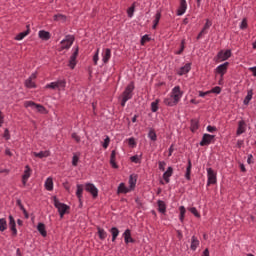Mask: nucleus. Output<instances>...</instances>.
<instances>
[{
	"label": "nucleus",
	"mask_w": 256,
	"mask_h": 256,
	"mask_svg": "<svg viewBox=\"0 0 256 256\" xmlns=\"http://www.w3.org/2000/svg\"><path fill=\"white\" fill-rule=\"evenodd\" d=\"M133 91H135V83L130 82L122 93L121 107H125L129 99H133Z\"/></svg>",
	"instance_id": "1"
},
{
	"label": "nucleus",
	"mask_w": 256,
	"mask_h": 256,
	"mask_svg": "<svg viewBox=\"0 0 256 256\" xmlns=\"http://www.w3.org/2000/svg\"><path fill=\"white\" fill-rule=\"evenodd\" d=\"M53 201H54V207L58 210V213L61 219H63V217H65V213H67V211H69L70 209L69 205L65 203H61L59 201V198H57V196H53Z\"/></svg>",
	"instance_id": "2"
},
{
	"label": "nucleus",
	"mask_w": 256,
	"mask_h": 256,
	"mask_svg": "<svg viewBox=\"0 0 256 256\" xmlns=\"http://www.w3.org/2000/svg\"><path fill=\"white\" fill-rule=\"evenodd\" d=\"M25 107H34L35 110L38 111V113H41L42 115H47V108L41 104H37L33 101H26L24 103Z\"/></svg>",
	"instance_id": "3"
},
{
	"label": "nucleus",
	"mask_w": 256,
	"mask_h": 256,
	"mask_svg": "<svg viewBox=\"0 0 256 256\" xmlns=\"http://www.w3.org/2000/svg\"><path fill=\"white\" fill-rule=\"evenodd\" d=\"M84 190L87 191V193H90L92 195L93 199H97L99 197V189L95 187V184L93 183H86L84 185Z\"/></svg>",
	"instance_id": "4"
},
{
	"label": "nucleus",
	"mask_w": 256,
	"mask_h": 256,
	"mask_svg": "<svg viewBox=\"0 0 256 256\" xmlns=\"http://www.w3.org/2000/svg\"><path fill=\"white\" fill-rule=\"evenodd\" d=\"M75 41V36L73 35H66L65 39H63L61 43V49H70L71 45H73V42Z\"/></svg>",
	"instance_id": "5"
},
{
	"label": "nucleus",
	"mask_w": 256,
	"mask_h": 256,
	"mask_svg": "<svg viewBox=\"0 0 256 256\" xmlns=\"http://www.w3.org/2000/svg\"><path fill=\"white\" fill-rule=\"evenodd\" d=\"M173 100L174 103H179L181 101V97H183V92L181 91V87L175 86L172 90V94L170 96Z\"/></svg>",
	"instance_id": "6"
},
{
	"label": "nucleus",
	"mask_w": 256,
	"mask_h": 256,
	"mask_svg": "<svg viewBox=\"0 0 256 256\" xmlns=\"http://www.w3.org/2000/svg\"><path fill=\"white\" fill-rule=\"evenodd\" d=\"M215 141V135L211 134H203L202 140L200 141V146L205 147L207 145H211Z\"/></svg>",
	"instance_id": "7"
},
{
	"label": "nucleus",
	"mask_w": 256,
	"mask_h": 256,
	"mask_svg": "<svg viewBox=\"0 0 256 256\" xmlns=\"http://www.w3.org/2000/svg\"><path fill=\"white\" fill-rule=\"evenodd\" d=\"M207 175H208L207 186L209 187V185H215V183H217V173H215V171L212 170V168H207Z\"/></svg>",
	"instance_id": "8"
},
{
	"label": "nucleus",
	"mask_w": 256,
	"mask_h": 256,
	"mask_svg": "<svg viewBox=\"0 0 256 256\" xmlns=\"http://www.w3.org/2000/svg\"><path fill=\"white\" fill-rule=\"evenodd\" d=\"M76 197L79 201V207H83V191H85V185L77 184Z\"/></svg>",
	"instance_id": "9"
},
{
	"label": "nucleus",
	"mask_w": 256,
	"mask_h": 256,
	"mask_svg": "<svg viewBox=\"0 0 256 256\" xmlns=\"http://www.w3.org/2000/svg\"><path fill=\"white\" fill-rule=\"evenodd\" d=\"M8 219L10 231H12L13 237H17V223L15 222V218L13 217V215H9Z\"/></svg>",
	"instance_id": "10"
},
{
	"label": "nucleus",
	"mask_w": 256,
	"mask_h": 256,
	"mask_svg": "<svg viewBox=\"0 0 256 256\" xmlns=\"http://www.w3.org/2000/svg\"><path fill=\"white\" fill-rule=\"evenodd\" d=\"M227 67H229V62H225L223 64H220L217 68H216V73H218V75H220L222 78L225 75V73H227Z\"/></svg>",
	"instance_id": "11"
},
{
	"label": "nucleus",
	"mask_w": 256,
	"mask_h": 256,
	"mask_svg": "<svg viewBox=\"0 0 256 256\" xmlns=\"http://www.w3.org/2000/svg\"><path fill=\"white\" fill-rule=\"evenodd\" d=\"M29 177H31V167H29V165H26L24 174L22 175L23 185H27V181L29 180Z\"/></svg>",
	"instance_id": "12"
},
{
	"label": "nucleus",
	"mask_w": 256,
	"mask_h": 256,
	"mask_svg": "<svg viewBox=\"0 0 256 256\" xmlns=\"http://www.w3.org/2000/svg\"><path fill=\"white\" fill-rule=\"evenodd\" d=\"M132 190H130L129 187L125 186V183H120L117 188V195H121L123 193L124 195H127V193H131Z\"/></svg>",
	"instance_id": "13"
},
{
	"label": "nucleus",
	"mask_w": 256,
	"mask_h": 256,
	"mask_svg": "<svg viewBox=\"0 0 256 256\" xmlns=\"http://www.w3.org/2000/svg\"><path fill=\"white\" fill-rule=\"evenodd\" d=\"M26 31L20 32L18 35L15 36V41H23L29 33H31V29L29 28V25H26Z\"/></svg>",
	"instance_id": "14"
},
{
	"label": "nucleus",
	"mask_w": 256,
	"mask_h": 256,
	"mask_svg": "<svg viewBox=\"0 0 256 256\" xmlns=\"http://www.w3.org/2000/svg\"><path fill=\"white\" fill-rule=\"evenodd\" d=\"M217 57L222 61H227V59L231 57V50H226L225 52L221 50L220 52H218Z\"/></svg>",
	"instance_id": "15"
},
{
	"label": "nucleus",
	"mask_w": 256,
	"mask_h": 256,
	"mask_svg": "<svg viewBox=\"0 0 256 256\" xmlns=\"http://www.w3.org/2000/svg\"><path fill=\"white\" fill-rule=\"evenodd\" d=\"M191 71V63H186L178 70V75H187Z\"/></svg>",
	"instance_id": "16"
},
{
	"label": "nucleus",
	"mask_w": 256,
	"mask_h": 256,
	"mask_svg": "<svg viewBox=\"0 0 256 256\" xmlns=\"http://www.w3.org/2000/svg\"><path fill=\"white\" fill-rule=\"evenodd\" d=\"M185 11H187V1L186 0H180V7L177 11V15L178 16L184 15Z\"/></svg>",
	"instance_id": "17"
},
{
	"label": "nucleus",
	"mask_w": 256,
	"mask_h": 256,
	"mask_svg": "<svg viewBox=\"0 0 256 256\" xmlns=\"http://www.w3.org/2000/svg\"><path fill=\"white\" fill-rule=\"evenodd\" d=\"M172 175H173V167L169 166L167 168V171H165L163 173V179H164L165 183H169V181H170L169 177H171Z\"/></svg>",
	"instance_id": "18"
},
{
	"label": "nucleus",
	"mask_w": 256,
	"mask_h": 256,
	"mask_svg": "<svg viewBox=\"0 0 256 256\" xmlns=\"http://www.w3.org/2000/svg\"><path fill=\"white\" fill-rule=\"evenodd\" d=\"M38 36L40 39H42V41H49V39H51V33L45 30H40Z\"/></svg>",
	"instance_id": "19"
},
{
	"label": "nucleus",
	"mask_w": 256,
	"mask_h": 256,
	"mask_svg": "<svg viewBox=\"0 0 256 256\" xmlns=\"http://www.w3.org/2000/svg\"><path fill=\"white\" fill-rule=\"evenodd\" d=\"M157 205H158L159 213H162V214L167 213V205L165 204V201L158 200Z\"/></svg>",
	"instance_id": "20"
},
{
	"label": "nucleus",
	"mask_w": 256,
	"mask_h": 256,
	"mask_svg": "<svg viewBox=\"0 0 256 256\" xmlns=\"http://www.w3.org/2000/svg\"><path fill=\"white\" fill-rule=\"evenodd\" d=\"M37 231L42 235V237H47V230L45 229V224L39 222L37 225Z\"/></svg>",
	"instance_id": "21"
},
{
	"label": "nucleus",
	"mask_w": 256,
	"mask_h": 256,
	"mask_svg": "<svg viewBox=\"0 0 256 256\" xmlns=\"http://www.w3.org/2000/svg\"><path fill=\"white\" fill-rule=\"evenodd\" d=\"M109 232L112 235V243H115L117 241V237H119V228L117 227H112Z\"/></svg>",
	"instance_id": "22"
},
{
	"label": "nucleus",
	"mask_w": 256,
	"mask_h": 256,
	"mask_svg": "<svg viewBox=\"0 0 256 256\" xmlns=\"http://www.w3.org/2000/svg\"><path fill=\"white\" fill-rule=\"evenodd\" d=\"M198 247H199V239H197L195 236H192L191 245H190L191 251H197Z\"/></svg>",
	"instance_id": "23"
},
{
	"label": "nucleus",
	"mask_w": 256,
	"mask_h": 256,
	"mask_svg": "<svg viewBox=\"0 0 256 256\" xmlns=\"http://www.w3.org/2000/svg\"><path fill=\"white\" fill-rule=\"evenodd\" d=\"M97 231H98V237L101 241H105V239H107V232L105 231V229L97 226Z\"/></svg>",
	"instance_id": "24"
},
{
	"label": "nucleus",
	"mask_w": 256,
	"mask_h": 256,
	"mask_svg": "<svg viewBox=\"0 0 256 256\" xmlns=\"http://www.w3.org/2000/svg\"><path fill=\"white\" fill-rule=\"evenodd\" d=\"M109 59H111V49L106 48L103 53L102 61L103 63H109Z\"/></svg>",
	"instance_id": "25"
},
{
	"label": "nucleus",
	"mask_w": 256,
	"mask_h": 256,
	"mask_svg": "<svg viewBox=\"0 0 256 256\" xmlns=\"http://www.w3.org/2000/svg\"><path fill=\"white\" fill-rule=\"evenodd\" d=\"M245 133V121L241 120L238 122V129L236 131L237 135H243Z\"/></svg>",
	"instance_id": "26"
},
{
	"label": "nucleus",
	"mask_w": 256,
	"mask_h": 256,
	"mask_svg": "<svg viewBox=\"0 0 256 256\" xmlns=\"http://www.w3.org/2000/svg\"><path fill=\"white\" fill-rule=\"evenodd\" d=\"M159 21H161V11L156 12L155 19L153 21L152 29H157V25H159Z\"/></svg>",
	"instance_id": "27"
},
{
	"label": "nucleus",
	"mask_w": 256,
	"mask_h": 256,
	"mask_svg": "<svg viewBox=\"0 0 256 256\" xmlns=\"http://www.w3.org/2000/svg\"><path fill=\"white\" fill-rule=\"evenodd\" d=\"M128 183L130 190L134 191L135 186L137 185V178H133V175H130Z\"/></svg>",
	"instance_id": "28"
},
{
	"label": "nucleus",
	"mask_w": 256,
	"mask_h": 256,
	"mask_svg": "<svg viewBox=\"0 0 256 256\" xmlns=\"http://www.w3.org/2000/svg\"><path fill=\"white\" fill-rule=\"evenodd\" d=\"M191 168H192L191 160H188V165L185 173V178L187 179V181H191Z\"/></svg>",
	"instance_id": "29"
},
{
	"label": "nucleus",
	"mask_w": 256,
	"mask_h": 256,
	"mask_svg": "<svg viewBox=\"0 0 256 256\" xmlns=\"http://www.w3.org/2000/svg\"><path fill=\"white\" fill-rule=\"evenodd\" d=\"M253 99V89L248 90L247 95L243 101L244 105H249V102Z\"/></svg>",
	"instance_id": "30"
},
{
	"label": "nucleus",
	"mask_w": 256,
	"mask_h": 256,
	"mask_svg": "<svg viewBox=\"0 0 256 256\" xmlns=\"http://www.w3.org/2000/svg\"><path fill=\"white\" fill-rule=\"evenodd\" d=\"M190 129H191L192 133H195V131H197V129H199V120L192 119Z\"/></svg>",
	"instance_id": "31"
},
{
	"label": "nucleus",
	"mask_w": 256,
	"mask_h": 256,
	"mask_svg": "<svg viewBox=\"0 0 256 256\" xmlns=\"http://www.w3.org/2000/svg\"><path fill=\"white\" fill-rule=\"evenodd\" d=\"M45 188L47 191H53V178H47L45 181Z\"/></svg>",
	"instance_id": "32"
},
{
	"label": "nucleus",
	"mask_w": 256,
	"mask_h": 256,
	"mask_svg": "<svg viewBox=\"0 0 256 256\" xmlns=\"http://www.w3.org/2000/svg\"><path fill=\"white\" fill-rule=\"evenodd\" d=\"M123 237H124V241H125L126 245H129V240L132 238L131 237V230L126 229L125 232L123 233Z\"/></svg>",
	"instance_id": "33"
},
{
	"label": "nucleus",
	"mask_w": 256,
	"mask_h": 256,
	"mask_svg": "<svg viewBox=\"0 0 256 256\" xmlns=\"http://www.w3.org/2000/svg\"><path fill=\"white\" fill-rule=\"evenodd\" d=\"M164 104H166L168 107H175V105H177V102H175L170 96L169 98L164 99Z\"/></svg>",
	"instance_id": "34"
},
{
	"label": "nucleus",
	"mask_w": 256,
	"mask_h": 256,
	"mask_svg": "<svg viewBox=\"0 0 256 256\" xmlns=\"http://www.w3.org/2000/svg\"><path fill=\"white\" fill-rule=\"evenodd\" d=\"M34 156L43 159L44 157H49V151L34 152Z\"/></svg>",
	"instance_id": "35"
},
{
	"label": "nucleus",
	"mask_w": 256,
	"mask_h": 256,
	"mask_svg": "<svg viewBox=\"0 0 256 256\" xmlns=\"http://www.w3.org/2000/svg\"><path fill=\"white\" fill-rule=\"evenodd\" d=\"M25 87H27V89H35V87H37V85H35V82H33V80H31V78H28L25 81Z\"/></svg>",
	"instance_id": "36"
},
{
	"label": "nucleus",
	"mask_w": 256,
	"mask_h": 256,
	"mask_svg": "<svg viewBox=\"0 0 256 256\" xmlns=\"http://www.w3.org/2000/svg\"><path fill=\"white\" fill-rule=\"evenodd\" d=\"M7 229V220L5 218L0 219V231L3 233V231H6Z\"/></svg>",
	"instance_id": "37"
},
{
	"label": "nucleus",
	"mask_w": 256,
	"mask_h": 256,
	"mask_svg": "<svg viewBox=\"0 0 256 256\" xmlns=\"http://www.w3.org/2000/svg\"><path fill=\"white\" fill-rule=\"evenodd\" d=\"M179 211H180V221L181 223H183V221H185V213L187 212V210L185 209V206H180Z\"/></svg>",
	"instance_id": "38"
},
{
	"label": "nucleus",
	"mask_w": 256,
	"mask_h": 256,
	"mask_svg": "<svg viewBox=\"0 0 256 256\" xmlns=\"http://www.w3.org/2000/svg\"><path fill=\"white\" fill-rule=\"evenodd\" d=\"M151 111L152 113H157V111H159V100L151 103Z\"/></svg>",
	"instance_id": "39"
},
{
	"label": "nucleus",
	"mask_w": 256,
	"mask_h": 256,
	"mask_svg": "<svg viewBox=\"0 0 256 256\" xmlns=\"http://www.w3.org/2000/svg\"><path fill=\"white\" fill-rule=\"evenodd\" d=\"M148 137L149 139H151V141H157V133L155 132V130L150 129L148 133Z\"/></svg>",
	"instance_id": "40"
},
{
	"label": "nucleus",
	"mask_w": 256,
	"mask_h": 256,
	"mask_svg": "<svg viewBox=\"0 0 256 256\" xmlns=\"http://www.w3.org/2000/svg\"><path fill=\"white\" fill-rule=\"evenodd\" d=\"M76 65H77V58H73L71 56L70 60H69L68 67H70V69H75Z\"/></svg>",
	"instance_id": "41"
},
{
	"label": "nucleus",
	"mask_w": 256,
	"mask_h": 256,
	"mask_svg": "<svg viewBox=\"0 0 256 256\" xmlns=\"http://www.w3.org/2000/svg\"><path fill=\"white\" fill-rule=\"evenodd\" d=\"M54 21H67V16L63 14H55Z\"/></svg>",
	"instance_id": "42"
},
{
	"label": "nucleus",
	"mask_w": 256,
	"mask_h": 256,
	"mask_svg": "<svg viewBox=\"0 0 256 256\" xmlns=\"http://www.w3.org/2000/svg\"><path fill=\"white\" fill-rule=\"evenodd\" d=\"M135 5H136V2H134L127 11L128 17L130 18L133 17V14L135 13Z\"/></svg>",
	"instance_id": "43"
},
{
	"label": "nucleus",
	"mask_w": 256,
	"mask_h": 256,
	"mask_svg": "<svg viewBox=\"0 0 256 256\" xmlns=\"http://www.w3.org/2000/svg\"><path fill=\"white\" fill-rule=\"evenodd\" d=\"M149 41H151V37H149V35L145 34L141 38L140 43H141V45H145L146 43H149Z\"/></svg>",
	"instance_id": "44"
},
{
	"label": "nucleus",
	"mask_w": 256,
	"mask_h": 256,
	"mask_svg": "<svg viewBox=\"0 0 256 256\" xmlns=\"http://www.w3.org/2000/svg\"><path fill=\"white\" fill-rule=\"evenodd\" d=\"M66 81L65 80H58L56 81V85L58 89H65V85H66Z\"/></svg>",
	"instance_id": "45"
},
{
	"label": "nucleus",
	"mask_w": 256,
	"mask_h": 256,
	"mask_svg": "<svg viewBox=\"0 0 256 256\" xmlns=\"http://www.w3.org/2000/svg\"><path fill=\"white\" fill-rule=\"evenodd\" d=\"M189 211H190V213H192V215H194L198 219L201 218V214H199V212L197 211V208L191 207V208H189Z\"/></svg>",
	"instance_id": "46"
},
{
	"label": "nucleus",
	"mask_w": 256,
	"mask_h": 256,
	"mask_svg": "<svg viewBox=\"0 0 256 256\" xmlns=\"http://www.w3.org/2000/svg\"><path fill=\"white\" fill-rule=\"evenodd\" d=\"M183 51H185V39H183L181 41L180 49H179V51L176 52V55H181V53H183Z\"/></svg>",
	"instance_id": "47"
},
{
	"label": "nucleus",
	"mask_w": 256,
	"mask_h": 256,
	"mask_svg": "<svg viewBox=\"0 0 256 256\" xmlns=\"http://www.w3.org/2000/svg\"><path fill=\"white\" fill-rule=\"evenodd\" d=\"M130 161H132V163H141V156L134 155V156L130 157Z\"/></svg>",
	"instance_id": "48"
},
{
	"label": "nucleus",
	"mask_w": 256,
	"mask_h": 256,
	"mask_svg": "<svg viewBox=\"0 0 256 256\" xmlns=\"http://www.w3.org/2000/svg\"><path fill=\"white\" fill-rule=\"evenodd\" d=\"M78 163H79V156H77V154H74L73 157H72L73 167H77Z\"/></svg>",
	"instance_id": "49"
},
{
	"label": "nucleus",
	"mask_w": 256,
	"mask_h": 256,
	"mask_svg": "<svg viewBox=\"0 0 256 256\" xmlns=\"http://www.w3.org/2000/svg\"><path fill=\"white\" fill-rule=\"evenodd\" d=\"M109 143H111V138H109V136H106V138L104 139V143L102 144V147L104 149H107V147H109Z\"/></svg>",
	"instance_id": "50"
},
{
	"label": "nucleus",
	"mask_w": 256,
	"mask_h": 256,
	"mask_svg": "<svg viewBox=\"0 0 256 256\" xmlns=\"http://www.w3.org/2000/svg\"><path fill=\"white\" fill-rule=\"evenodd\" d=\"M210 93H215L216 95H219L221 93V87L215 86L210 90Z\"/></svg>",
	"instance_id": "51"
},
{
	"label": "nucleus",
	"mask_w": 256,
	"mask_h": 256,
	"mask_svg": "<svg viewBox=\"0 0 256 256\" xmlns=\"http://www.w3.org/2000/svg\"><path fill=\"white\" fill-rule=\"evenodd\" d=\"M46 89H58L57 88V82H51L50 84L46 85Z\"/></svg>",
	"instance_id": "52"
},
{
	"label": "nucleus",
	"mask_w": 256,
	"mask_h": 256,
	"mask_svg": "<svg viewBox=\"0 0 256 256\" xmlns=\"http://www.w3.org/2000/svg\"><path fill=\"white\" fill-rule=\"evenodd\" d=\"M165 165H167V163L165 161H159L158 162V167L160 171H165Z\"/></svg>",
	"instance_id": "53"
},
{
	"label": "nucleus",
	"mask_w": 256,
	"mask_h": 256,
	"mask_svg": "<svg viewBox=\"0 0 256 256\" xmlns=\"http://www.w3.org/2000/svg\"><path fill=\"white\" fill-rule=\"evenodd\" d=\"M4 139H6V141H9L11 139V134H9V129H5L4 130V135H3Z\"/></svg>",
	"instance_id": "54"
},
{
	"label": "nucleus",
	"mask_w": 256,
	"mask_h": 256,
	"mask_svg": "<svg viewBox=\"0 0 256 256\" xmlns=\"http://www.w3.org/2000/svg\"><path fill=\"white\" fill-rule=\"evenodd\" d=\"M211 25H213V23L209 19H206V23L202 29H204V31H207V29H209Z\"/></svg>",
	"instance_id": "55"
},
{
	"label": "nucleus",
	"mask_w": 256,
	"mask_h": 256,
	"mask_svg": "<svg viewBox=\"0 0 256 256\" xmlns=\"http://www.w3.org/2000/svg\"><path fill=\"white\" fill-rule=\"evenodd\" d=\"M97 61H99V49L96 50V53L93 56L94 65H97Z\"/></svg>",
	"instance_id": "56"
},
{
	"label": "nucleus",
	"mask_w": 256,
	"mask_h": 256,
	"mask_svg": "<svg viewBox=\"0 0 256 256\" xmlns=\"http://www.w3.org/2000/svg\"><path fill=\"white\" fill-rule=\"evenodd\" d=\"M240 29L245 30L247 29V18H244L240 24Z\"/></svg>",
	"instance_id": "57"
},
{
	"label": "nucleus",
	"mask_w": 256,
	"mask_h": 256,
	"mask_svg": "<svg viewBox=\"0 0 256 256\" xmlns=\"http://www.w3.org/2000/svg\"><path fill=\"white\" fill-rule=\"evenodd\" d=\"M128 144L130 147H135L137 145V142H135V138L131 137L128 139Z\"/></svg>",
	"instance_id": "58"
},
{
	"label": "nucleus",
	"mask_w": 256,
	"mask_h": 256,
	"mask_svg": "<svg viewBox=\"0 0 256 256\" xmlns=\"http://www.w3.org/2000/svg\"><path fill=\"white\" fill-rule=\"evenodd\" d=\"M72 139H75L76 143H81V137L77 133H72Z\"/></svg>",
	"instance_id": "59"
},
{
	"label": "nucleus",
	"mask_w": 256,
	"mask_h": 256,
	"mask_svg": "<svg viewBox=\"0 0 256 256\" xmlns=\"http://www.w3.org/2000/svg\"><path fill=\"white\" fill-rule=\"evenodd\" d=\"M79 56V46H77L73 52V54L71 55L72 58L77 59V57Z\"/></svg>",
	"instance_id": "60"
},
{
	"label": "nucleus",
	"mask_w": 256,
	"mask_h": 256,
	"mask_svg": "<svg viewBox=\"0 0 256 256\" xmlns=\"http://www.w3.org/2000/svg\"><path fill=\"white\" fill-rule=\"evenodd\" d=\"M79 56V46H77L73 52V54L71 55L72 58L77 59V57Z\"/></svg>",
	"instance_id": "61"
},
{
	"label": "nucleus",
	"mask_w": 256,
	"mask_h": 256,
	"mask_svg": "<svg viewBox=\"0 0 256 256\" xmlns=\"http://www.w3.org/2000/svg\"><path fill=\"white\" fill-rule=\"evenodd\" d=\"M207 131L209 133H215V131H217V127L209 125L207 126Z\"/></svg>",
	"instance_id": "62"
},
{
	"label": "nucleus",
	"mask_w": 256,
	"mask_h": 256,
	"mask_svg": "<svg viewBox=\"0 0 256 256\" xmlns=\"http://www.w3.org/2000/svg\"><path fill=\"white\" fill-rule=\"evenodd\" d=\"M16 205L23 211L25 210V206H23V203L21 202V199L16 200Z\"/></svg>",
	"instance_id": "63"
},
{
	"label": "nucleus",
	"mask_w": 256,
	"mask_h": 256,
	"mask_svg": "<svg viewBox=\"0 0 256 256\" xmlns=\"http://www.w3.org/2000/svg\"><path fill=\"white\" fill-rule=\"evenodd\" d=\"M249 71H251V72H252V75H253L254 77H256V66L250 67V68H249Z\"/></svg>",
	"instance_id": "64"
}]
</instances>
